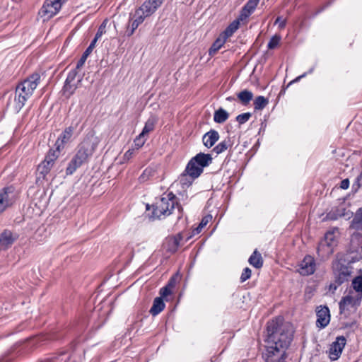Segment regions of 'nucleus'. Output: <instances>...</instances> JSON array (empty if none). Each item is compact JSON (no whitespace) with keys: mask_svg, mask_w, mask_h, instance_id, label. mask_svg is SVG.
Listing matches in <instances>:
<instances>
[{"mask_svg":"<svg viewBox=\"0 0 362 362\" xmlns=\"http://www.w3.org/2000/svg\"><path fill=\"white\" fill-rule=\"evenodd\" d=\"M291 326L284 322L281 317L269 321L267 327L265 339L266 351L264 356L267 362L273 361L272 357L284 355L285 350L288 347L293 338Z\"/></svg>","mask_w":362,"mask_h":362,"instance_id":"nucleus-1","label":"nucleus"},{"mask_svg":"<svg viewBox=\"0 0 362 362\" xmlns=\"http://www.w3.org/2000/svg\"><path fill=\"white\" fill-rule=\"evenodd\" d=\"M100 139L93 134H88L78 145L76 154L73 156L66 169V175L74 174L83 164L87 163L96 149Z\"/></svg>","mask_w":362,"mask_h":362,"instance_id":"nucleus-2","label":"nucleus"},{"mask_svg":"<svg viewBox=\"0 0 362 362\" xmlns=\"http://www.w3.org/2000/svg\"><path fill=\"white\" fill-rule=\"evenodd\" d=\"M100 139L93 134H88L78 145L76 154L73 156L66 169V175L74 174L83 164L87 163L96 149Z\"/></svg>","mask_w":362,"mask_h":362,"instance_id":"nucleus-3","label":"nucleus"},{"mask_svg":"<svg viewBox=\"0 0 362 362\" xmlns=\"http://www.w3.org/2000/svg\"><path fill=\"white\" fill-rule=\"evenodd\" d=\"M40 78V75L35 73L17 86L14 100L11 104L16 112H18L23 108L27 100L33 95L39 83Z\"/></svg>","mask_w":362,"mask_h":362,"instance_id":"nucleus-4","label":"nucleus"},{"mask_svg":"<svg viewBox=\"0 0 362 362\" xmlns=\"http://www.w3.org/2000/svg\"><path fill=\"white\" fill-rule=\"evenodd\" d=\"M180 211V207L178 205L177 198L173 193H169L165 197H161L153 207V216L156 218H160L162 216H169L175 209Z\"/></svg>","mask_w":362,"mask_h":362,"instance_id":"nucleus-5","label":"nucleus"},{"mask_svg":"<svg viewBox=\"0 0 362 362\" xmlns=\"http://www.w3.org/2000/svg\"><path fill=\"white\" fill-rule=\"evenodd\" d=\"M334 283L330 284L329 289L335 291L343 283L348 281L353 274V267L341 260H336L332 264Z\"/></svg>","mask_w":362,"mask_h":362,"instance_id":"nucleus-6","label":"nucleus"},{"mask_svg":"<svg viewBox=\"0 0 362 362\" xmlns=\"http://www.w3.org/2000/svg\"><path fill=\"white\" fill-rule=\"evenodd\" d=\"M66 0H45L38 14L42 21L49 20L60 10L62 4Z\"/></svg>","mask_w":362,"mask_h":362,"instance_id":"nucleus-7","label":"nucleus"},{"mask_svg":"<svg viewBox=\"0 0 362 362\" xmlns=\"http://www.w3.org/2000/svg\"><path fill=\"white\" fill-rule=\"evenodd\" d=\"M362 295L349 293L339 302L340 313H345L351 310H356L361 303Z\"/></svg>","mask_w":362,"mask_h":362,"instance_id":"nucleus-8","label":"nucleus"},{"mask_svg":"<svg viewBox=\"0 0 362 362\" xmlns=\"http://www.w3.org/2000/svg\"><path fill=\"white\" fill-rule=\"evenodd\" d=\"M60 153L58 150L50 149L46 155L43 161L39 164L37 167V172L42 175L43 177L47 175L52 168L54 166L56 160L59 156Z\"/></svg>","mask_w":362,"mask_h":362,"instance_id":"nucleus-9","label":"nucleus"},{"mask_svg":"<svg viewBox=\"0 0 362 362\" xmlns=\"http://www.w3.org/2000/svg\"><path fill=\"white\" fill-rule=\"evenodd\" d=\"M82 117L83 114H80L78 115V118L76 119L75 124L72 123L70 127L66 128L65 130L62 133L55 143V150H58V152L60 153L61 151L64 148L65 144L71 140L74 132L78 123L81 122Z\"/></svg>","mask_w":362,"mask_h":362,"instance_id":"nucleus-10","label":"nucleus"},{"mask_svg":"<svg viewBox=\"0 0 362 362\" xmlns=\"http://www.w3.org/2000/svg\"><path fill=\"white\" fill-rule=\"evenodd\" d=\"M346 345V339L344 337H337L336 340L330 345L328 351L329 358L332 361L337 360Z\"/></svg>","mask_w":362,"mask_h":362,"instance_id":"nucleus-11","label":"nucleus"},{"mask_svg":"<svg viewBox=\"0 0 362 362\" xmlns=\"http://www.w3.org/2000/svg\"><path fill=\"white\" fill-rule=\"evenodd\" d=\"M18 235L10 230L5 229L0 232V251L11 247L17 240Z\"/></svg>","mask_w":362,"mask_h":362,"instance_id":"nucleus-12","label":"nucleus"},{"mask_svg":"<svg viewBox=\"0 0 362 362\" xmlns=\"http://www.w3.org/2000/svg\"><path fill=\"white\" fill-rule=\"evenodd\" d=\"M203 172L202 168L192 159L188 163L185 173L181 175V182L185 184L184 180H187V176L192 180L197 178Z\"/></svg>","mask_w":362,"mask_h":362,"instance_id":"nucleus-13","label":"nucleus"},{"mask_svg":"<svg viewBox=\"0 0 362 362\" xmlns=\"http://www.w3.org/2000/svg\"><path fill=\"white\" fill-rule=\"evenodd\" d=\"M316 325L318 327H325L330 321L329 310L327 306H319L317 308Z\"/></svg>","mask_w":362,"mask_h":362,"instance_id":"nucleus-14","label":"nucleus"},{"mask_svg":"<svg viewBox=\"0 0 362 362\" xmlns=\"http://www.w3.org/2000/svg\"><path fill=\"white\" fill-rule=\"evenodd\" d=\"M315 270V263L311 256H306L298 265V272L304 276L310 275Z\"/></svg>","mask_w":362,"mask_h":362,"instance_id":"nucleus-15","label":"nucleus"},{"mask_svg":"<svg viewBox=\"0 0 362 362\" xmlns=\"http://www.w3.org/2000/svg\"><path fill=\"white\" fill-rule=\"evenodd\" d=\"M12 187H5L0 191V214L11 206L13 202Z\"/></svg>","mask_w":362,"mask_h":362,"instance_id":"nucleus-16","label":"nucleus"},{"mask_svg":"<svg viewBox=\"0 0 362 362\" xmlns=\"http://www.w3.org/2000/svg\"><path fill=\"white\" fill-rule=\"evenodd\" d=\"M337 244L336 231H329L325 235L324 240L320 243L319 246L320 250H325L327 247L326 252L327 254L332 252V247Z\"/></svg>","mask_w":362,"mask_h":362,"instance_id":"nucleus-17","label":"nucleus"},{"mask_svg":"<svg viewBox=\"0 0 362 362\" xmlns=\"http://www.w3.org/2000/svg\"><path fill=\"white\" fill-rule=\"evenodd\" d=\"M163 4V0H146L139 8L146 16H151Z\"/></svg>","mask_w":362,"mask_h":362,"instance_id":"nucleus-18","label":"nucleus"},{"mask_svg":"<svg viewBox=\"0 0 362 362\" xmlns=\"http://www.w3.org/2000/svg\"><path fill=\"white\" fill-rule=\"evenodd\" d=\"M219 139V134L216 130H210L206 133L203 138V144L207 148L212 147Z\"/></svg>","mask_w":362,"mask_h":362,"instance_id":"nucleus-19","label":"nucleus"},{"mask_svg":"<svg viewBox=\"0 0 362 362\" xmlns=\"http://www.w3.org/2000/svg\"><path fill=\"white\" fill-rule=\"evenodd\" d=\"M193 161L199 165L201 168L208 166L212 161V157L210 154H205L203 153H198L196 156L192 158Z\"/></svg>","mask_w":362,"mask_h":362,"instance_id":"nucleus-20","label":"nucleus"},{"mask_svg":"<svg viewBox=\"0 0 362 362\" xmlns=\"http://www.w3.org/2000/svg\"><path fill=\"white\" fill-rule=\"evenodd\" d=\"M259 1V0H249L247 2L241 12L240 18L242 20L247 18L255 11Z\"/></svg>","mask_w":362,"mask_h":362,"instance_id":"nucleus-21","label":"nucleus"},{"mask_svg":"<svg viewBox=\"0 0 362 362\" xmlns=\"http://www.w3.org/2000/svg\"><path fill=\"white\" fill-rule=\"evenodd\" d=\"M75 73H70L66 79L64 90L65 93H68L69 95L73 94L76 88V86L73 83L75 80Z\"/></svg>","mask_w":362,"mask_h":362,"instance_id":"nucleus-22","label":"nucleus"},{"mask_svg":"<svg viewBox=\"0 0 362 362\" xmlns=\"http://www.w3.org/2000/svg\"><path fill=\"white\" fill-rule=\"evenodd\" d=\"M165 308V303L161 297H157L154 299L153 305L150 309V313L156 316Z\"/></svg>","mask_w":362,"mask_h":362,"instance_id":"nucleus-23","label":"nucleus"},{"mask_svg":"<svg viewBox=\"0 0 362 362\" xmlns=\"http://www.w3.org/2000/svg\"><path fill=\"white\" fill-rule=\"evenodd\" d=\"M249 263L257 269L262 267L263 260L260 253L257 250L254 251L252 255L249 258Z\"/></svg>","mask_w":362,"mask_h":362,"instance_id":"nucleus-24","label":"nucleus"},{"mask_svg":"<svg viewBox=\"0 0 362 362\" xmlns=\"http://www.w3.org/2000/svg\"><path fill=\"white\" fill-rule=\"evenodd\" d=\"M237 97L243 105H246L252 100L253 94L250 90H244L238 93Z\"/></svg>","mask_w":362,"mask_h":362,"instance_id":"nucleus-25","label":"nucleus"},{"mask_svg":"<svg viewBox=\"0 0 362 362\" xmlns=\"http://www.w3.org/2000/svg\"><path fill=\"white\" fill-rule=\"evenodd\" d=\"M226 39L221 35L212 45L209 49V55H214L225 44Z\"/></svg>","mask_w":362,"mask_h":362,"instance_id":"nucleus-26","label":"nucleus"},{"mask_svg":"<svg viewBox=\"0 0 362 362\" xmlns=\"http://www.w3.org/2000/svg\"><path fill=\"white\" fill-rule=\"evenodd\" d=\"M228 113L223 108H219L214 112V119L217 123H223L228 118Z\"/></svg>","mask_w":362,"mask_h":362,"instance_id":"nucleus-27","label":"nucleus"},{"mask_svg":"<svg viewBox=\"0 0 362 362\" xmlns=\"http://www.w3.org/2000/svg\"><path fill=\"white\" fill-rule=\"evenodd\" d=\"M239 28V21H234L232 22L228 27L226 29V30L221 35L224 38L227 39L229 37L232 36L233 34Z\"/></svg>","mask_w":362,"mask_h":362,"instance_id":"nucleus-28","label":"nucleus"},{"mask_svg":"<svg viewBox=\"0 0 362 362\" xmlns=\"http://www.w3.org/2000/svg\"><path fill=\"white\" fill-rule=\"evenodd\" d=\"M156 124V119L153 117L149 118L145 126L141 132V136H146L149 132H152L155 127Z\"/></svg>","mask_w":362,"mask_h":362,"instance_id":"nucleus-29","label":"nucleus"},{"mask_svg":"<svg viewBox=\"0 0 362 362\" xmlns=\"http://www.w3.org/2000/svg\"><path fill=\"white\" fill-rule=\"evenodd\" d=\"M268 104V100L264 96H258L254 101V107L255 110H262Z\"/></svg>","mask_w":362,"mask_h":362,"instance_id":"nucleus-30","label":"nucleus"},{"mask_svg":"<svg viewBox=\"0 0 362 362\" xmlns=\"http://www.w3.org/2000/svg\"><path fill=\"white\" fill-rule=\"evenodd\" d=\"M230 146V141L224 140L219 143L216 146H215L213 149L216 154H220L224 151H226L228 148Z\"/></svg>","mask_w":362,"mask_h":362,"instance_id":"nucleus-31","label":"nucleus"},{"mask_svg":"<svg viewBox=\"0 0 362 362\" xmlns=\"http://www.w3.org/2000/svg\"><path fill=\"white\" fill-rule=\"evenodd\" d=\"M352 287L357 294L362 295V276H356L353 279Z\"/></svg>","mask_w":362,"mask_h":362,"instance_id":"nucleus-32","label":"nucleus"},{"mask_svg":"<svg viewBox=\"0 0 362 362\" xmlns=\"http://www.w3.org/2000/svg\"><path fill=\"white\" fill-rule=\"evenodd\" d=\"M281 36L279 35H274L269 40L267 47L270 49L276 48L281 41Z\"/></svg>","mask_w":362,"mask_h":362,"instance_id":"nucleus-33","label":"nucleus"},{"mask_svg":"<svg viewBox=\"0 0 362 362\" xmlns=\"http://www.w3.org/2000/svg\"><path fill=\"white\" fill-rule=\"evenodd\" d=\"M148 17V16H146L143 11H141L139 8H138L134 16V21L137 22L139 25L142 23L144 21V19Z\"/></svg>","mask_w":362,"mask_h":362,"instance_id":"nucleus-34","label":"nucleus"},{"mask_svg":"<svg viewBox=\"0 0 362 362\" xmlns=\"http://www.w3.org/2000/svg\"><path fill=\"white\" fill-rule=\"evenodd\" d=\"M250 117L251 114L250 112H245L238 115L236 117V120L239 124H243L247 122Z\"/></svg>","mask_w":362,"mask_h":362,"instance_id":"nucleus-35","label":"nucleus"},{"mask_svg":"<svg viewBox=\"0 0 362 362\" xmlns=\"http://www.w3.org/2000/svg\"><path fill=\"white\" fill-rule=\"evenodd\" d=\"M146 140L145 136H141V134H140L134 141V146L138 149L144 146Z\"/></svg>","mask_w":362,"mask_h":362,"instance_id":"nucleus-36","label":"nucleus"},{"mask_svg":"<svg viewBox=\"0 0 362 362\" xmlns=\"http://www.w3.org/2000/svg\"><path fill=\"white\" fill-rule=\"evenodd\" d=\"M107 21L105 20L103 23L100 25V26L98 28V30L95 36L96 39H100L101 36L105 33L106 32V25H107Z\"/></svg>","mask_w":362,"mask_h":362,"instance_id":"nucleus-37","label":"nucleus"},{"mask_svg":"<svg viewBox=\"0 0 362 362\" xmlns=\"http://www.w3.org/2000/svg\"><path fill=\"white\" fill-rule=\"evenodd\" d=\"M251 273H252V272H251V269H249V268H247H247H245V269L243 270V273H242V274H241V276H240V281H241V282H244V281H245L246 280H247L248 279H250V276H251Z\"/></svg>","mask_w":362,"mask_h":362,"instance_id":"nucleus-38","label":"nucleus"},{"mask_svg":"<svg viewBox=\"0 0 362 362\" xmlns=\"http://www.w3.org/2000/svg\"><path fill=\"white\" fill-rule=\"evenodd\" d=\"M172 293L171 291V289L170 288V284L168 285L167 286H165L163 288H162L160 291V297L163 298H165V297H167L168 296H169L170 293Z\"/></svg>","mask_w":362,"mask_h":362,"instance_id":"nucleus-39","label":"nucleus"},{"mask_svg":"<svg viewBox=\"0 0 362 362\" xmlns=\"http://www.w3.org/2000/svg\"><path fill=\"white\" fill-rule=\"evenodd\" d=\"M212 219V216L211 215L205 216L202 218L200 223H199V228H204Z\"/></svg>","mask_w":362,"mask_h":362,"instance_id":"nucleus-40","label":"nucleus"},{"mask_svg":"<svg viewBox=\"0 0 362 362\" xmlns=\"http://www.w3.org/2000/svg\"><path fill=\"white\" fill-rule=\"evenodd\" d=\"M275 24H278L280 29H284L286 26V21L282 19L281 17H278L275 21Z\"/></svg>","mask_w":362,"mask_h":362,"instance_id":"nucleus-41","label":"nucleus"},{"mask_svg":"<svg viewBox=\"0 0 362 362\" xmlns=\"http://www.w3.org/2000/svg\"><path fill=\"white\" fill-rule=\"evenodd\" d=\"M86 59H87V57L83 56V55H82L81 59L77 62L76 69L81 68L83 66V64H85Z\"/></svg>","mask_w":362,"mask_h":362,"instance_id":"nucleus-42","label":"nucleus"},{"mask_svg":"<svg viewBox=\"0 0 362 362\" xmlns=\"http://www.w3.org/2000/svg\"><path fill=\"white\" fill-rule=\"evenodd\" d=\"M349 187V179H344L341 182L340 187L343 189H346Z\"/></svg>","mask_w":362,"mask_h":362,"instance_id":"nucleus-43","label":"nucleus"},{"mask_svg":"<svg viewBox=\"0 0 362 362\" xmlns=\"http://www.w3.org/2000/svg\"><path fill=\"white\" fill-rule=\"evenodd\" d=\"M152 170L151 169H146L141 176L140 177V179L142 180H144L146 177H148L151 175Z\"/></svg>","mask_w":362,"mask_h":362,"instance_id":"nucleus-44","label":"nucleus"},{"mask_svg":"<svg viewBox=\"0 0 362 362\" xmlns=\"http://www.w3.org/2000/svg\"><path fill=\"white\" fill-rule=\"evenodd\" d=\"M139 25V24L137 22H136L134 20L132 21V34L138 28Z\"/></svg>","mask_w":362,"mask_h":362,"instance_id":"nucleus-45","label":"nucleus"},{"mask_svg":"<svg viewBox=\"0 0 362 362\" xmlns=\"http://www.w3.org/2000/svg\"><path fill=\"white\" fill-rule=\"evenodd\" d=\"M306 76V73L303 74V75L301 76H298L296 79L291 81L289 83H288V86L292 84L293 83H295V82H297L298 81L300 78L305 77Z\"/></svg>","mask_w":362,"mask_h":362,"instance_id":"nucleus-46","label":"nucleus"},{"mask_svg":"<svg viewBox=\"0 0 362 362\" xmlns=\"http://www.w3.org/2000/svg\"><path fill=\"white\" fill-rule=\"evenodd\" d=\"M92 51H93V49L88 47L86 49V51L84 52V53L83 54V56H85V57H88V55L92 52Z\"/></svg>","mask_w":362,"mask_h":362,"instance_id":"nucleus-47","label":"nucleus"},{"mask_svg":"<svg viewBox=\"0 0 362 362\" xmlns=\"http://www.w3.org/2000/svg\"><path fill=\"white\" fill-rule=\"evenodd\" d=\"M202 229H203V228H199V225L196 228H194V229L193 230V231H192V234H193L194 235H197V234H199V233L202 230Z\"/></svg>","mask_w":362,"mask_h":362,"instance_id":"nucleus-48","label":"nucleus"},{"mask_svg":"<svg viewBox=\"0 0 362 362\" xmlns=\"http://www.w3.org/2000/svg\"><path fill=\"white\" fill-rule=\"evenodd\" d=\"M170 240L172 241L173 245L175 246V250H176V248L177 247L178 244H179L178 239L174 238H172Z\"/></svg>","mask_w":362,"mask_h":362,"instance_id":"nucleus-49","label":"nucleus"},{"mask_svg":"<svg viewBox=\"0 0 362 362\" xmlns=\"http://www.w3.org/2000/svg\"><path fill=\"white\" fill-rule=\"evenodd\" d=\"M98 40V39H96V37H94V39L93 40V41L90 42V45L88 46L89 47L92 48L93 49V48L95 47V44L97 42V41Z\"/></svg>","mask_w":362,"mask_h":362,"instance_id":"nucleus-50","label":"nucleus"},{"mask_svg":"<svg viewBox=\"0 0 362 362\" xmlns=\"http://www.w3.org/2000/svg\"><path fill=\"white\" fill-rule=\"evenodd\" d=\"M356 216V217L362 218V208H360L357 210Z\"/></svg>","mask_w":362,"mask_h":362,"instance_id":"nucleus-51","label":"nucleus"},{"mask_svg":"<svg viewBox=\"0 0 362 362\" xmlns=\"http://www.w3.org/2000/svg\"><path fill=\"white\" fill-rule=\"evenodd\" d=\"M227 100H229V101H232V100H234L235 99L232 97H228L226 98Z\"/></svg>","mask_w":362,"mask_h":362,"instance_id":"nucleus-52","label":"nucleus"},{"mask_svg":"<svg viewBox=\"0 0 362 362\" xmlns=\"http://www.w3.org/2000/svg\"><path fill=\"white\" fill-rule=\"evenodd\" d=\"M127 154H129V155L132 154V151H131L130 150H129V151H128L125 153V156H127Z\"/></svg>","mask_w":362,"mask_h":362,"instance_id":"nucleus-53","label":"nucleus"},{"mask_svg":"<svg viewBox=\"0 0 362 362\" xmlns=\"http://www.w3.org/2000/svg\"><path fill=\"white\" fill-rule=\"evenodd\" d=\"M146 209L149 210V205L148 204L146 205Z\"/></svg>","mask_w":362,"mask_h":362,"instance_id":"nucleus-54","label":"nucleus"}]
</instances>
